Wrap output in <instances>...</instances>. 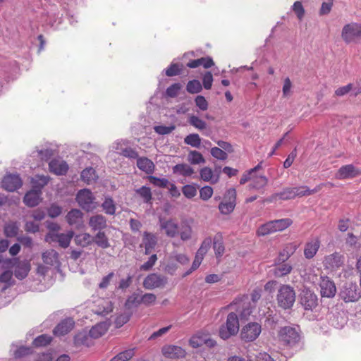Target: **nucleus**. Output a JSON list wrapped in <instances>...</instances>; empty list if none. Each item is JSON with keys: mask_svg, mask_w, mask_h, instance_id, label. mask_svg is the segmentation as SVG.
I'll use <instances>...</instances> for the list:
<instances>
[{"mask_svg": "<svg viewBox=\"0 0 361 361\" xmlns=\"http://www.w3.org/2000/svg\"><path fill=\"white\" fill-rule=\"evenodd\" d=\"M182 65L178 63H171L166 70V75L169 77L176 76L180 74Z\"/></svg>", "mask_w": 361, "mask_h": 361, "instance_id": "nucleus-59", "label": "nucleus"}, {"mask_svg": "<svg viewBox=\"0 0 361 361\" xmlns=\"http://www.w3.org/2000/svg\"><path fill=\"white\" fill-rule=\"evenodd\" d=\"M296 299L294 288L290 285L283 284L280 286L276 295L278 306L283 310L290 309Z\"/></svg>", "mask_w": 361, "mask_h": 361, "instance_id": "nucleus-2", "label": "nucleus"}, {"mask_svg": "<svg viewBox=\"0 0 361 361\" xmlns=\"http://www.w3.org/2000/svg\"><path fill=\"white\" fill-rule=\"evenodd\" d=\"M200 176L202 180L209 182L212 184L218 183L220 178L219 173H214V171L208 166H204L200 169Z\"/></svg>", "mask_w": 361, "mask_h": 361, "instance_id": "nucleus-28", "label": "nucleus"}, {"mask_svg": "<svg viewBox=\"0 0 361 361\" xmlns=\"http://www.w3.org/2000/svg\"><path fill=\"white\" fill-rule=\"evenodd\" d=\"M49 181V177L46 176H35L32 178L31 183L32 188L42 192V189L47 185Z\"/></svg>", "mask_w": 361, "mask_h": 361, "instance_id": "nucleus-38", "label": "nucleus"}, {"mask_svg": "<svg viewBox=\"0 0 361 361\" xmlns=\"http://www.w3.org/2000/svg\"><path fill=\"white\" fill-rule=\"evenodd\" d=\"M43 262L49 265H54L59 262V253L53 250H48L42 253Z\"/></svg>", "mask_w": 361, "mask_h": 361, "instance_id": "nucleus-37", "label": "nucleus"}, {"mask_svg": "<svg viewBox=\"0 0 361 361\" xmlns=\"http://www.w3.org/2000/svg\"><path fill=\"white\" fill-rule=\"evenodd\" d=\"M161 351L165 358L171 360L184 358L187 354L185 349L176 345H165Z\"/></svg>", "mask_w": 361, "mask_h": 361, "instance_id": "nucleus-13", "label": "nucleus"}, {"mask_svg": "<svg viewBox=\"0 0 361 361\" xmlns=\"http://www.w3.org/2000/svg\"><path fill=\"white\" fill-rule=\"evenodd\" d=\"M345 257L339 252H334L326 255L323 259V266L325 269L331 271H336L344 264Z\"/></svg>", "mask_w": 361, "mask_h": 361, "instance_id": "nucleus-9", "label": "nucleus"}, {"mask_svg": "<svg viewBox=\"0 0 361 361\" xmlns=\"http://www.w3.org/2000/svg\"><path fill=\"white\" fill-rule=\"evenodd\" d=\"M135 192L143 199L146 203L150 202L152 197L151 189L147 186H142L135 190Z\"/></svg>", "mask_w": 361, "mask_h": 361, "instance_id": "nucleus-52", "label": "nucleus"}, {"mask_svg": "<svg viewBox=\"0 0 361 361\" xmlns=\"http://www.w3.org/2000/svg\"><path fill=\"white\" fill-rule=\"evenodd\" d=\"M213 189L211 186H204L200 190V197L203 201L209 200L213 195Z\"/></svg>", "mask_w": 361, "mask_h": 361, "instance_id": "nucleus-62", "label": "nucleus"}, {"mask_svg": "<svg viewBox=\"0 0 361 361\" xmlns=\"http://www.w3.org/2000/svg\"><path fill=\"white\" fill-rule=\"evenodd\" d=\"M275 233L283 231L293 224V221L290 219H281L277 220L271 221Z\"/></svg>", "mask_w": 361, "mask_h": 361, "instance_id": "nucleus-42", "label": "nucleus"}, {"mask_svg": "<svg viewBox=\"0 0 361 361\" xmlns=\"http://www.w3.org/2000/svg\"><path fill=\"white\" fill-rule=\"evenodd\" d=\"M172 171L174 174L182 176L184 177L191 176L195 171L187 164H178L173 166Z\"/></svg>", "mask_w": 361, "mask_h": 361, "instance_id": "nucleus-35", "label": "nucleus"}, {"mask_svg": "<svg viewBox=\"0 0 361 361\" xmlns=\"http://www.w3.org/2000/svg\"><path fill=\"white\" fill-rule=\"evenodd\" d=\"M66 219L69 225L79 227L83 222V214L78 209H73L68 212Z\"/></svg>", "mask_w": 361, "mask_h": 361, "instance_id": "nucleus-27", "label": "nucleus"}, {"mask_svg": "<svg viewBox=\"0 0 361 361\" xmlns=\"http://www.w3.org/2000/svg\"><path fill=\"white\" fill-rule=\"evenodd\" d=\"M268 183V179L264 176H252L250 187L255 190L264 188Z\"/></svg>", "mask_w": 361, "mask_h": 361, "instance_id": "nucleus-43", "label": "nucleus"}, {"mask_svg": "<svg viewBox=\"0 0 361 361\" xmlns=\"http://www.w3.org/2000/svg\"><path fill=\"white\" fill-rule=\"evenodd\" d=\"M168 282L167 277L152 273L147 275L143 281V287L147 290L164 288Z\"/></svg>", "mask_w": 361, "mask_h": 361, "instance_id": "nucleus-11", "label": "nucleus"}, {"mask_svg": "<svg viewBox=\"0 0 361 361\" xmlns=\"http://www.w3.org/2000/svg\"><path fill=\"white\" fill-rule=\"evenodd\" d=\"M135 348H130L119 353L110 361H128L135 355Z\"/></svg>", "mask_w": 361, "mask_h": 361, "instance_id": "nucleus-47", "label": "nucleus"}, {"mask_svg": "<svg viewBox=\"0 0 361 361\" xmlns=\"http://www.w3.org/2000/svg\"><path fill=\"white\" fill-rule=\"evenodd\" d=\"M33 350L30 347L20 346L14 352V357L16 358H22L32 354Z\"/></svg>", "mask_w": 361, "mask_h": 361, "instance_id": "nucleus-58", "label": "nucleus"}, {"mask_svg": "<svg viewBox=\"0 0 361 361\" xmlns=\"http://www.w3.org/2000/svg\"><path fill=\"white\" fill-rule=\"evenodd\" d=\"M89 225L92 231H101L107 226L106 219L104 216L97 214L90 217L89 220Z\"/></svg>", "mask_w": 361, "mask_h": 361, "instance_id": "nucleus-31", "label": "nucleus"}, {"mask_svg": "<svg viewBox=\"0 0 361 361\" xmlns=\"http://www.w3.org/2000/svg\"><path fill=\"white\" fill-rule=\"evenodd\" d=\"M213 248L216 257H221L225 251V247L223 243V236L221 233H218L214 238Z\"/></svg>", "mask_w": 361, "mask_h": 361, "instance_id": "nucleus-36", "label": "nucleus"}, {"mask_svg": "<svg viewBox=\"0 0 361 361\" xmlns=\"http://www.w3.org/2000/svg\"><path fill=\"white\" fill-rule=\"evenodd\" d=\"M19 230V226L16 222H10L4 226V233L8 238L15 237Z\"/></svg>", "mask_w": 361, "mask_h": 361, "instance_id": "nucleus-51", "label": "nucleus"}, {"mask_svg": "<svg viewBox=\"0 0 361 361\" xmlns=\"http://www.w3.org/2000/svg\"><path fill=\"white\" fill-rule=\"evenodd\" d=\"M102 207L105 212L106 214L113 215L116 212V206L114 200L111 197H107L105 199L104 202L102 203Z\"/></svg>", "mask_w": 361, "mask_h": 361, "instance_id": "nucleus-55", "label": "nucleus"}, {"mask_svg": "<svg viewBox=\"0 0 361 361\" xmlns=\"http://www.w3.org/2000/svg\"><path fill=\"white\" fill-rule=\"evenodd\" d=\"M97 178L96 171L92 167L86 168L81 172V179L87 184L94 182Z\"/></svg>", "mask_w": 361, "mask_h": 361, "instance_id": "nucleus-46", "label": "nucleus"}, {"mask_svg": "<svg viewBox=\"0 0 361 361\" xmlns=\"http://www.w3.org/2000/svg\"><path fill=\"white\" fill-rule=\"evenodd\" d=\"M140 299L141 295H140L137 293H133V294L128 297L125 302V307L126 309L130 310L138 307L140 305L142 304V301H140Z\"/></svg>", "mask_w": 361, "mask_h": 361, "instance_id": "nucleus-44", "label": "nucleus"}, {"mask_svg": "<svg viewBox=\"0 0 361 361\" xmlns=\"http://www.w3.org/2000/svg\"><path fill=\"white\" fill-rule=\"evenodd\" d=\"M160 230L169 238H175L180 235L183 241H187L192 238V229L188 223H183L179 226L178 222L173 219L160 217L159 219Z\"/></svg>", "mask_w": 361, "mask_h": 361, "instance_id": "nucleus-1", "label": "nucleus"}, {"mask_svg": "<svg viewBox=\"0 0 361 361\" xmlns=\"http://www.w3.org/2000/svg\"><path fill=\"white\" fill-rule=\"evenodd\" d=\"M236 205V190L234 188L228 189L223 197V200L219 204V210L221 214L228 215L231 214Z\"/></svg>", "mask_w": 361, "mask_h": 361, "instance_id": "nucleus-5", "label": "nucleus"}, {"mask_svg": "<svg viewBox=\"0 0 361 361\" xmlns=\"http://www.w3.org/2000/svg\"><path fill=\"white\" fill-rule=\"evenodd\" d=\"M345 243L350 248L356 247L359 245V237L353 233L349 232L345 238Z\"/></svg>", "mask_w": 361, "mask_h": 361, "instance_id": "nucleus-57", "label": "nucleus"}, {"mask_svg": "<svg viewBox=\"0 0 361 361\" xmlns=\"http://www.w3.org/2000/svg\"><path fill=\"white\" fill-rule=\"evenodd\" d=\"M295 193L293 188H285L281 192L271 195L265 201L267 202H273L277 200H288L294 199Z\"/></svg>", "mask_w": 361, "mask_h": 361, "instance_id": "nucleus-26", "label": "nucleus"}, {"mask_svg": "<svg viewBox=\"0 0 361 361\" xmlns=\"http://www.w3.org/2000/svg\"><path fill=\"white\" fill-rule=\"evenodd\" d=\"M52 341V337L47 334H42L36 337L32 341L34 347H44L49 345Z\"/></svg>", "mask_w": 361, "mask_h": 361, "instance_id": "nucleus-48", "label": "nucleus"}, {"mask_svg": "<svg viewBox=\"0 0 361 361\" xmlns=\"http://www.w3.org/2000/svg\"><path fill=\"white\" fill-rule=\"evenodd\" d=\"M361 174V170L353 164L341 166L336 173V178L339 180L353 178Z\"/></svg>", "mask_w": 361, "mask_h": 361, "instance_id": "nucleus-18", "label": "nucleus"}, {"mask_svg": "<svg viewBox=\"0 0 361 361\" xmlns=\"http://www.w3.org/2000/svg\"><path fill=\"white\" fill-rule=\"evenodd\" d=\"M181 88L182 85L180 83H173L166 89V94L169 97H176L178 96Z\"/></svg>", "mask_w": 361, "mask_h": 361, "instance_id": "nucleus-60", "label": "nucleus"}, {"mask_svg": "<svg viewBox=\"0 0 361 361\" xmlns=\"http://www.w3.org/2000/svg\"><path fill=\"white\" fill-rule=\"evenodd\" d=\"M214 65L213 59L210 56L202 57L197 59L190 60L186 64L190 68H195L202 66L204 68H209Z\"/></svg>", "mask_w": 361, "mask_h": 361, "instance_id": "nucleus-29", "label": "nucleus"}, {"mask_svg": "<svg viewBox=\"0 0 361 361\" xmlns=\"http://www.w3.org/2000/svg\"><path fill=\"white\" fill-rule=\"evenodd\" d=\"M23 181L18 174H6L2 180V187L10 192H13L20 188Z\"/></svg>", "mask_w": 361, "mask_h": 361, "instance_id": "nucleus-17", "label": "nucleus"}, {"mask_svg": "<svg viewBox=\"0 0 361 361\" xmlns=\"http://www.w3.org/2000/svg\"><path fill=\"white\" fill-rule=\"evenodd\" d=\"M293 270V266L286 262L275 259L273 274L276 278H282L288 275Z\"/></svg>", "mask_w": 361, "mask_h": 361, "instance_id": "nucleus-23", "label": "nucleus"}, {"mask_svg": "<svg viewBox=\"0 0 361 361\" xmlns=\"http://www.w3.org/2000/svg\"><path fill=\"white\" fill-rule=\"evenodd\" d=\"M186 90L190 94H196L202 91V86L199 80H192L188 82Z\"/></svg>", "mask_w": 361, "mask_h": 361, "instance_id": "nucleus-54", "label": "nucleus"}, {"mask_svg": "<svg viewBox=\"0 0 361 361\" xmlns=\"http://www.w3.org/2000/svg\"><path fill=\"white\" fill-rule=\"evenodd\" d=\"M184 142L192 147L199 148L201 145V138L197 133H192L184 138Z\"/></svg>", "mask_w": 361, "mask_h": 361, "instance_id": "nucleus-50", "label": "nucleus"}, {"mask_svg": "<svg viewBox=\"0 0 361 361\" xmlns=\"http://www.w3.org/2000/svg\"><path fill=\"white\" fill-rule=\"evenodd\" d=\"M341 36L347 43L352 42L355 37H361V24L353 23L345 25L343 28Z\"/></svg>", "mask_w": 361, "mask_h": 361, "instance_id": "nucleus-14", "label": "nucleus"}, {"mask_svg": "<svg viewBox=\"0 0 361 361\" xmlns=\"http://www.w3.org/2000/svg\"><path fill=\"white\" fill-rule=\"evenodd\" d=\"M211 154L214 158L224 161L227 159V153L219 147H214L211 149Z\"/></svg>", "mask_w": 361, "mask_h": 361, "instance_id": "nucleus-64", "label": "nucleus"}, {"mask_svg": "<svg viewBox=\"0 0 361 361\" xmlns=\"http://www.w3.org/2000/svg\"><path fill=\"white\" fill-rule=\"evenodd\" d=\"M142 242L145 245V254H149L157 243V236L152 233L145 231L143 233Z\"/></svg>", "mask_w": 361, "mask_h": 361, "instance_id": "nucleus-32", "label": "nucleus"}, {"mask_svg": "<svg viewBox=\"0 0 361 361\" xmlns=\"http://www.w3.org/2000/svg\"><path fill=\"white\" fill-rule=\"evenodd\" d=\"M317 296L310 290H303L300 296V303L305 310H313L317 306Z\"/></svg>", "mask_w": 361, "mask_h": 361, "instance_id": "nucleus-22", "label": "nucleus"}, {"mask_svg": "<svg viewBox=\"0 0 361 361\" xmlns=\"http://www.w3.org/2000/svg\"><path fill=\"white\" fill-rule=\"evenodd\" d=\"M299 338V334L295 328L285 326L279 331V339L283 345H294L298 342Z\"/></svg>", "mask_w": 361, "mask_h": 361, "instance_id": "nucleus-10", "label": "nucleus"}, {"mask_svg": "<svg viewBox=\"0 0 361 361\" xmlns=\"http://www.w3.org/2000/svg\"><path fill=\"white\" fill-rule=\"evenodd\" d=\"M212 240L210 237L206 238L202 243L200 248L197 250L194 261L190 271H187L185 276L190 274L193 271L196 270L202 263L204 255L207 254L211 247Z\"/></svg>", "mask_w": 361, "mask_h": 361, "instance_id": "nucleus-12", "label": "nucleus"}, {"mask_svg": "<svg viewBox=\"0 0 361 361\" xmlns=\"http://www.w3.org/2000/svg\"><path fill=\"white\" fill-rule=\"evenodd\" d=\"M321 246V240L319 237H314L307 240L304 247V256L307 259H311L317 255Z\"/></svg>", "mask_w": 361, "mask_h": 361, "instance_id": "nucleus-20", "label": "nucleus"}, {"mask_svg": "<svg viewBox=\"0 0 361 361\" xmlns=\"http://www.w3.org/2000/svg\"><path fill=\"white\" fill-rule=\"evenodd\" d=\"M182 192L185 197L191 199L197 195V188L192 185H185L182 188Z\"/></svg>", "mask_w": 361, "mask_h": 361, "instance_id": "nucleus-63", "label": "nucleus"}, {"mask_svg": "<svg viewBox=\"0 0 361 361\" xmlns=\"http://www.w3.org/2000/svg\"><path fill=\"white\" fill-rule=\"evenodd\" d=\"M188 123L198 130H204L207 128V123L204 121L196 116H190L188 118Z\"/></svg>", "mask_w": 361, "mask_h": 361, "instance_id": "nucleus-53", "label": "nucleus"}, {"mask_svg": "<svg viewBox=\"0 0 361 361\" xmlns=\"http://www.w3.org/2000/svg\"><path fill=\"white\" fill-rule=\"evenodd\" d=\"M275 233L271 221L261 225L257 230V235L264 236Z\"/></svg>", "mask_w": 361, "mask_h": 361, "instance_id": "nucleus-49", "label": "nucleus"}, {"mask_svg": "<svg viewBox=\"0 0 361 361\" xmlns=\"http://www.w3.org/2000/svg\"><path fill=\"white\" fill-rule=\"evenodd\" d=\"M12 266L14 267L15 276L19 279L23 280L28 275L31 265L29 261H20L18 258L13 259Z\"/></svg>", "mask_w": 361, "mask_h": 361, "instance_id": "nucleus-15", "label": "nucleus"}, {"mask_svg": "<svg viewBox=\"0 0 361 361\" xmlns=\"http://www.w3.org/2000/svg\"><path fill=\"white\" fill-rule=\"evenodd\" d=\"M137 166L140 170L145 172L147 174H152L155 168L153 161L147 157L137 158Z\"/></svg>", "mask_w": 361, "mask_h": 361, "instance_id": "nucleus-33", "label": "nucleus"}, {"mask_svg": "<svg viewBox=\"0 0 361 361\" xmlns=\"http://www.w3.org/2000/svg\"><path fill=\"white\" fill-rule=\"evenodd\" d=\"M93 242L103 249L110 247L109 239L104 231H99L93 238Z\"/></svg>", "mask_w": 361, "mask_h": 361, "instance_id": "nucleus-45", "label": "nucleus"}, {"mask_svg": "<svg viewBox=\"0 0 361 361\" xmlns=\"http://www.w3.org/2000/svg\"><path fill=\"white\" fill-rule=\"evenodd\" d=\"M49 169L51 173L57 176H63L67 173L69 167L66 161L57 158L51 160L49 163Z\"/></svg>", "mask_w": 361, "mask_h": 361, "instance_id": "nucleus-24", "label": "nucleus"}, {"mask_svg": "<svg viewBox=\"0 0 361 361\" xmlns=\"http://www.w3.org/2000/svg\"><path fill=\"white\" fill-rule=\"evenodd\" d=\"M108 330V324L105 322L99 323L92 326L90 330V336L94 338H97L103 336Z\"/></svg>", "mask_w": 361, "mask_h": 361, "instance_id": "nucleus-40", "label": "nucleus"}, {"mask_svg": "<svg viewBox=\"0 0 361 361\" xmlns=\"http://www.w3.org/2000/svg\"><path fill=\"white\" fill-rule=\"evenodd\" d=\"M216 342L209 338L207 334L198 332L193 335L189 340V344L193 348H197L206 344L208 346H214Z\"/></svg>", "mask_w": 361, "mask_h": 361, "instance_id": "nucleus-19", "label": "nucleus"}, {"mask_svg": "<svg viewBox=\"0 0 361 361\" xmlns=\"http://www.w3.org/2000/svg\"><path fill=\"white\" fill-rule=\"evenodd\" d=\"M319 286L322 297L331 298L335 296L336 293V285L328 276H321Z\"/></svg>", "mask_w": 361, "mask_h": 361, "instance_id": "nucleus-16", "label": "nucleus"}, {"mask_svg": "<svg viewBox=\"0 0 361 361\" xmlns=\"http://www.w3.org/2000/svg\"><path fill=\"white\" fill-rule=\"evenodd\" d=\"M0 282L5 283V288L14 284L13 279V272L11 271H5L0 275Z\"/></svg>", "mask_w": 361, "mask_h": 361, "instance_id": "nucleus-56", "label": "nucleus"}, {"mask_svg": "<svg viewBox=\"0 0 361 361\" xmlns=\"http://www.w3.org/2000/svg\"><path fill=\"white\" fill-rule=\"evenodd\" d=\"M330 185L334 186V184L328 182L327 183H320L313 189H310L307 185H301L298 187H293L295 193V197H302L305 196H309L320 191L324 186Z\"/></svg>", "mask_w": 361, "mask_h": 361, "instance_id": "nucleus-21", "label": "nucleus"}, {"mask_svg": "<svg viewBox=\"0 0 361 361\" xmlns=\"http://www.w3.org/2000/svg\"><path fill=\"white\" fill-rule=\"evenodd\" d=\"M74 241L77 245L85 247L93 243V237L87 233H80L75 236Z\"/></svg>", "mask_w": 361, "mask_h": 361, "instance_id": "nucleus-39", "label": "nucleus"}, {"mask_svg": "<svg viewBox=\"0 0 361 361\" xmlns=\"http://www.w3.org/2000/svg\"><path fill=\"white\" fill-rule=\"evenodd\" d=\"M74 324L75 322L73 319H65L58 324L54 328L53 333L57 336H64L73 329Z\"/></svg>", "mask_w": 361, "mask_h": 361, "instance_id": "nucleus-25", "label": "nucleus"}, {"mask_svg": "<svg viewBox=\"0 0 361 361\" xmlns=\"http://www.w3.org/2000/svg\"><path fill=\"white\" fill-rule=\"evenodd\" d=\"M262 332V326L257 322H250L243 326L240 331V338L245 342L255 341Z\"/></svg>", "mask_w": 361, "mask_h": 361, "instance_id": "nucleus-8", "label": "nucleus"}, {"mask_svg": "<svg viewBox=\"0 0 361 361\" xmlns=\"http://www.w3.org/2000/svg\"><path fill=\"white\" fill-rule=\"evenodd\" d=\"M297 246L295 243H288L279 252V256L276 259L286 262L296 251Z\"/></svg>", "mask_w": 361, "mask_h": 361, "instance_id": "nucleus-34", "label": "nucleus"}, {"mask_svg": "<svg viewBox=\"0 0 361 361\" xmlns=\"http://www.w3.org/2000/svg\"><path fill=\"white\" fill-rule=\"evenodd\" d=\"M188 161L192 165L204 164L205 159L202 154L196 150H190L187 157Z\"/></svg>", "mask_w": 361, "mask_h": 361, "instance_id": "nucleus-41", "label": "nucleus"}, {"mask_svg": "<svg viewBox=\"0 0 361 361\" xmlns=\"http://www.w3.org/2000/svg\"><path fill=\"white\" fill-rule=\"evenodd\" d=\"M148 179L154 185L163 188L168 187L169 183L166 178H160L152 176H149Z\"/></svg>", "mask_w": 361, "mask_h": 361, "instance_id": "nucleus-61", "label": "nucleus"}, {"mask_svg": "<svg viewBox=\"0 0 361 361\" xmlns=\"http://www.w3.org/2000/svg\"><path fill=\"white\" fill-rule=\"evenodd\" d=\"M74 233L72 231L67 233H59L56 231H49L45 236V240L49 243H58L59 245L63 248H67L73 237Z\"/></svg>", "mask_w": 361, "mask_h": 361, "instance_id": "nucleus-7", "label": "nucleus"}, {"mask_svg": "<svg viewBox=\"0 0 361 361\" xmlns=\"http://www.w3.org/2000/svg\"><path fill=\"white\" fill-rule=\"evenodd\" d=\"M238 331V317L235 312H231L227 316L226 324L221 326L219 334L222 339L226 340L235 335Z\"/></svg>", "mask_w": 361, "mask_h": 361, "instance_id": "nucleus-3", "label": "nucleus"}, {"mask_svg": "<svg viewBox=\"0 0 361 361\" xmlns=\"http://www.w3.org/2000/svg\"><path fill=\"white\" fill-rule=\"evenodd\" d=\"M41 195L42 192L32 189L25 195L23 202L30 207H35L39 204L42 200Z\"/></svg>", "mask_w": 361, "mask_h": 361, "instance_id": "nucleus-30", "label": "nucleus"}, {"mask_svg": "<svg viewBox=\"0 0 361 361\" xmlns=\"http://www.w3.org/2000/svg\"><path fill=\"white\" fill-rule=\"evenodd\" d=\"M338 295L345 303L356 302L361 298V290L356 283H345L341 288Z\"/></svg>", "mask_w": 361, "mask_h": 361, "instance_id": "nucleus-4", "label": "nucleus"}, {"mask_svg": "<svg viewBox=\"0 0 361 361\" xmlns=\"http://www.w3.org/2000/svg\"><path fill=\"white\" fill-rule=\"evenodd\" d=\"M76 201L79 206L87 212L97 208V202L92 192L88 189H82L78 192Z\"/></svg>", "mask_w": 361, "mask_h": 361, "instance_id": "nucleus-6", "label": "nucleus"}]
</instances>
